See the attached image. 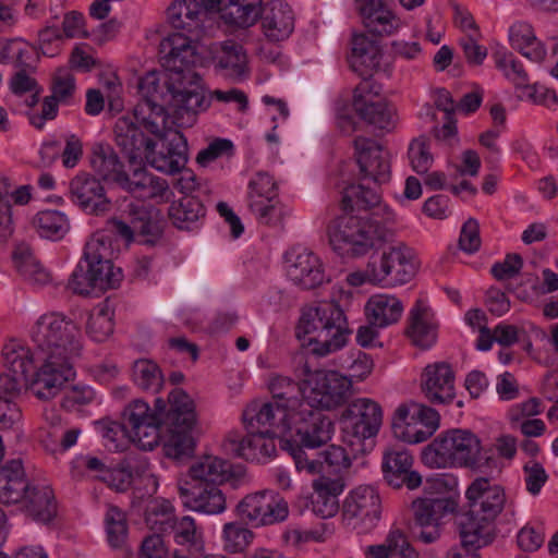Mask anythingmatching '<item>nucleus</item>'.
Listing matches in <instances>:
<instances>
[{
    "label": "nucleus",
    "instance_id": "09e8293b",
    "mask_svg": "<svg viewBox=\"0 0 558 558\" xmlns=\"http://www.w3.org/2000/svg\"><path fill=\"white\" fill-rule=\"evenodd\" d=\"M13 259L17 271L25 280L39 286L50 281V272L34 256L28 245H17L13 252Z\"/></svg>",
    "mask_w": 558,
    "mask_h": 558
},
{
    "label": "nucleus",
    "instance_id": "de8ad7c7",
    "mask_svg": "<svg viewBox=\"0 0 558 558\" xmlns=\"http://www.w3.org/2000/svg\"><path fill=\"white\" fill-rule=\"evenodd\" d=\"M205 207L202 202L193 196H184L173 202L168 210L172 225L180 230H192L205 216Z\"/></svg>",
    "mask_w": 558,
    "mask_h": 558
},
{
    "label": "nucleus",
    "instance_id": "a19ab883",
    "mask_svg": "<svg viewBox=\"0 0 558 558\" xmlns=\"http://www.w3.org/2000/svg\"><path fill=\"white\" fill-rule=\"evenodd\" d=\"M29 487L20 460H12L0 469V502L22 501Z\"/></svg>",
    "mask_w": 558,
    "mask_h": 558
},
{
    "label": "nucleus",
    "instance_id": "0e129e2a",
    "mask_svg": "<svg viewBox=\"0 0 558 558\" xmlns=\"http://www.w3.org/2000/svg\"><path fill=\"white\" fill-rule=\"evenodd\" d=\"M111 244L110 240L102 233L94 234L85 244L84 262L85 264H98L107 267L110 263Z\"/></svg>",
    "mask_w": 558,
    "mask_h": 558
},
{
    "label": "nucleus",
    "instance_id": "f03ea898",
    "mask_svg": "<svg viewBox=\"0 0 558 558\" xmlns=\"http://www.w3.org/2000/svg\"><path fill=\"white\" fill-rule=\"evenodd\" d=\"M194 37L172 33L159 44L160 62L166 71V93L160 90L159 99L172 110L180 126H191L196 114L210 106L201 84L202 77L192 70L197 62ZM159 81V78L157 77Z\"/></svg>",
    "mask_w": 558,
    "mask_h": 558
},
{
    "label": "nucleus",
    "instance_id": "bf43d9fd",
    "mask_svg": "<svg viewBox=\"0 0 558 558\" xmlns=\"http://www.w3.org/2000/svg\"><path fill=\"white\" fill-rule=\"evenodd\" d=\"M169 532L173 533V538L177 544L199 548L202 543V533L197 530L195 520L190 515H184L180 519L175 517L171 521Z\"/></svg>",
    "mask_w": 558,
    "mask_h": 558
},
{
    "label": "nucleus",
    "instance_id": "b1692460",
    "mask_svg": "<svg viewBox=\"0 0 558 558\" xmlns=\"http://www.w3.org/2000/svg\"><path fill=\"white\" fill-rule=\"evenodd\" d=\"M214 9L205 0H174L167 9L169 24L180 34L198 39L204 32V22Z\"/></svg>",
    "mask_w": 558,
    "mask_h": 558
},
{
    "label": "nucleus",
    "instance_id": "393cba45",
    "mask_svg": "<svg viewBox=\"0 0 558 558\" xmlns=\"http://www.w3.org/2000/svg\"><path fill=\"white\" fill-rule=\"evenodd\" d=\"M354 148L362 179H371L378 184L389 181L388 153L379 144L369 138L357 137L354 140Z\"/></svg>",
    "mask_w": 558,
    "mask_h": 558
},
{
    "label": "nucleus",
    "instance_id": "58836bf2",
    "mask_svg": "<svg viewBox=\"0 0 558 558\" xmlns=\"http://www.w3.org/2000/svg\"><path fill=\"white\" fill-rule=\"evenodd\" d=\"M232 475V465L229 461L215 456H204L191 464L189 478H181L179 482H206L220 486Z\"/></svg>",
    "mask_w": 558,
    "mask_h": 558
},
{
    "label": "nucleus",
    "instance_id": "9d476101",
    "mask_svg": "<svg viewBox=\"0 0 558 558\" xmlns=\"http://www.w3.org/2000/svg\"><path fill=\"white\" fill-rule=\"evenodd\" d=\"M304 386L307 402L314 410H332L343 404L350 395L352 381L336 371L306 372Z\"/></svg>",
    "mask_w": 558,
    "mask_h": 558
},
{
    "label": "nucleus",
    "instance_id": "f257e3e1",
    "mask_svg": "<svg viewBox=\"0 0 558 558\" xmlns=\"http://www.w3.org/2000/svg\"><path fill=\"white\" fill-rule=\"evenodd\" d=\"M31 339L44 362L31 389L37 398L50 400L74 376L73 361L83 350L81 329L65 315L52 312L36 320Z\"/></svg>",
    "mask_w": 558,
    "mask_h": 558
},
{
    "label": "nucleus",
    "instance_id": "c03bdc74",
    "mask_svg": "<svg viewBox=\"0 0 558 558\" xmlns=\"http://www.w3.org/2000/svg\"><path fill=\"white\" fill-rule=\"evenodd\" d=\"M367 558H418L405 533L398 527L391 529L381 544L365 548Z\"/></svg>",
    "mask_w": 558,
    "mask_h": 558
},
{
    "label": "nucleus",
    "instance_id": "dca6fc26",
    "mask_svg": "<svg viewBox=\"0 0 558 558\" xmlns=\"http://www.w3.org/2000/svg\"><path fill=\"white\" fill-rule=\"evenodd\" d=\"M343 518L357 533H368L378 523L381 504L377 490L369 485H361L350 492L343 502Z\"/></svg>",
    "mask_w": 558,
    "mask_h": 558
},
{
    "label": "nucleus",
    "instance_id": "4d7b16f0",
    "mask_svg": "<svg viewBox=\"0 0 558 558\" xmlns=\"http://www.w3.org/2000/svg\"><path fill=\"white\" fill-rule=\"evenodd\" d=\"M173 518V507L167 500H153L146 507V524L156 533H168Z\"/></svg>",
    "mask_w": 558,
    "mask_h": 558
},
{
    "label": "nucleus",
    "instance_id": "412c9836",
    "mask_svg": "<svg viewBox=\"0 0 558 558\" xmlns=\"http://www.w3.org/2000/svg\"><path fill=\"white\" fill-rule=\"evenodd\" d=\"M69 196L73 204L90 215L107 213L111 206L101 181L87 172H80L71 179Z\"/></svg>",
    "mask_w": 558,
    "mask_h": 558
},
{
    "label": "nucleus",
    "instance_id": "4468645a",
    "mask_svg": "<svg viewBox=\"0 0 558 558\" xmlns=\"http://www.w3.org/2000/svg\"><path fill=\"white\" fill-rule=\"evenodd\" d=\"M128 214L130 223L120 219L110 220L112 232L126 242H132L136 234L142 238V243L156 244L163 232L160 210L151 205L132 203L128 206Z\"/></svg>",
    "mask_w": 558,
    "mask_h": 558
},
{
    "label": "nucleus",
    "instance_id": "69168bd1",
    "mask_svg": "<svg viewBox=\"0 0 558 558\" xmlns=\"http://www.w3.org/2000/svg\"><path fill=\"white\" fill-rule=\"evenodd\" d=\"M108 541L114 548L121 547L126 538L125 514L117 507H110L106 514Z\"/></svg>",
    "mask_w": 558,
    "mask_h": 558
},
{
    "label": "nucleus",
    "instance_id": "39448f33",
    "mask_svg": "<svg viewBox=\"0 0 558 558\" xmlns=\"http://www.w3.org/2000/svg\"><path fill=\"white\" fill-rule=\"evenodd\" d=\"M478 437L466 429H451L435 438L423 451L426 464L436 468L468 466L493 474L500 472L498 460L493 456L482 457Z\"/></svg>",
    "mask_w": 558,
    "mask_h": 558
},
{
    "label": "nucleus",
    "instance_id": "864d4df0",
    "mask_svg": "<svg viewBox=\"0 0 558 558\" xmlns=\"http://www.w3.org/2000/svg\"><path fill=\"white\" fill-rule=\"evenodd\" d=\"M134 384L144 391L157 393L163 385V375L159 366L147 359L134 362L132 369Z\"/></svg>",
    "mask_w": 558,
    "mask_h": 558
},
{
    "label": "nucleus",
    "instance_id": "7c9ffc66",
    "mask_svg": "<svg viewBox=\"0 0 558 558\" xmlns=\"http://www.w3.org/2000/svg\"><path fill=\"white\" fill-rule=\"evenodd\" d=\"M262 28L271 41L287 39L294 29V14L289 4L281 0H270L262 5Z\"/></svg>",
    "mask_w": 558,
    "mask_h": 558
},
{
    "label": "nucleus",
    "instance_id": "aec40b11",
    "mask_svg": "<svg viewBox=\"0 0 558 558\" xmlns=\"http://www.w3.org/2000/svg\"><path fill=\"white\" fill-rule=\"evenodd\" d=\"M178 492L187 509L207 515L222 513L227 498L220 486L206 482H178Z\"/></svg>",
    "mask_w": 558,
    "mask_h": 558
},
{
    "label": "nucleus",
    "instance_id": "4c0bfd02",
    "mask_svg": "<svg viewBox=\"0 0 558 558\" xmlns=\"http://www.w3.org/2000/svg\"><path fill=\"white\" fill-rule=\"evenodd\" d=\"M344 483L340 476L333 478L320 475L313 482V512L323 519L333 517L339 510L338 496L342 493Z\"/></svg>",
    "mask_w": 558,
    "mask_h": 558
},
{
    "label": "nucleus",
    "instance_id": "bb28decb",
    "mask_svg": "<svg viewBox=\"0 0 558 558\" xmlns=\"http://www.w3.org/2000/svg\"><path fill=\"white\" fill-rule=\"evenodd\" d=\"M412 465L413 457L407 449L395 447L384 453V477L395 488L405 486L409 489H415L422 484V476L412 471Z\"/></svg>",
    "mask_w": 558,
    "mask_h": 558
},
{
    "label": "nucleus",
    "instance_id": "a18cd8bd",
    "mask_svg": "<svg viewBox=\"0 0 558 558\" xmlns=\"http://www.w3.org/2000/svg\"><path fill=\"white\" fill-rule=\"evenodd\" d=\"M23 501L27 513L36 521L48 523L57 514L54 495L47 485L31 486Z\"/></svg>",
    "mask_w": 558,
    "mask_h": 558
},
{
    "label": "nucleus",
    "instance_id": "8fccbe9b",
    "mask_svg": "<svg viewBox=\"0 0 558 558\" xmlns=\"http://www.w3.org/2000/svg\"><path fill=\"white\" fill-rule=\"evenodd\" d=\"M3 365L10 374L27 381L33 369V354L22 342L11 340L2 349Z\"/></svg>",
    "mask_w": 558,
    "mask_h": 558
},
{
    "label": "nucleus",
    "instance_id": "e2e57ef3",
    "mask_svg": "<svg viewBox=\"0 0 558 558\" xmlns=\"http://www.w3.org/2000/svg\"><path fill=\"white\" fill-rule=\"evenodd\" d=\"M86 267L90 274L94 287L100 292L117 288L122 280L121 269L114 268L111 262L107 263V267L96 265L95 263L86 264Z\"/></svg>",
    "mask_w": 558,
    "mask_h": 558
},
{
    "label": "nucleus",
    "instance_id": "423d86ee",
    "mask_svg": "<svg viewBox=\"0 0 558 558\" xmlns=\"http://www.w3.org/2000/svg\"><path fill=\"white\" fill-rule=\"evenodd\" d=\"M329 244L341 257H360L385 240V229L368 214L349 209L335 217L327 226Z\"/></svg>",
    "mask_w": 558,
    "mask_h": 558
},
{
    "label": "nucleus",
    "instance_id": "338daca9",
    "mask_svg": "<svg viewBox=\"0 0 558 558\" xmlns=\"http://www.w3.org/2000/svg\"><path fill=\"white\" fill-rule=\"evenodd\" d=\"M286 444L289 446L290 453L299 472H305L308 475L324 472L323 461L314 457L315 454H310L306 451L307 448L292 445L289 439H287Z\"/></svg>",
    "mask_w": 558,
    "mask_h": 558
},
{
    "label": "nucleus",
    "instance_id": "6ab92c4d",
    "mask_svg": "<svg viewBox=\"0 0 558 558\" xmlns=\"http://www.w3.org/2000/svg\"><path fill=\"white\" fill-rule=\"evenodd\" d=\"M248 207L259 222L278 225L283 217L276 183L268 173H257L248 184Z\"/></svg>",
    "mask_w": 558,
    "mask_h": 558
},
{
    "label": "nucleus",
    "instance_id": "72a5a7b5",
    "mask_svg": "<svg viewBox=\"0 0 558 558\" xmlns=\"http://www.w3.org/2000/svg\"><path fill=\"white\" fill-rule=\"evenodd\" d=\"M493 520L478 513L469 511L457 513L454 524L459 531L461 544L465 547L481 548L490 544L494 539Z\"/></svg>",
    "mask_w": 558,
    "mask_h": 558
},
{
    "label": "nucleus",
    "instance_id": "c756f323",
    "mask_svg": "<svg viewBox=\"0 0 558 558\" xmlns=\"http://www.w3.org/2000/svg\"><path fill=\"white\" fill-rule=\"evenodd\" d=\"M250 434L242 439L230 434L226 440V449L247 461H265L276 453L274 436L260 429H248Z\"/></svg>",
    "mask_w": 558,
    "mask_h": 558
},
{
    "label": "nucleus",
    "instance_id": "052dcab7",
    "mask_svg": "<svg viewBox=\"0 0 558 558\" xmlns=\"http://www.w3.org/2000/svg\"><path fill=\"white\" fill-rule=\"evenodd\" d=\"M408 156L412 169L417 174H425L433 165L429 141L425 136L412 140L409 145Z\"/></svg>",
    "mask_w": 558,
    "mask_h": 558
},
{
    "label": "nucleus",
    "instance_id": "7ed1b4c3",
    "mask_svg": "<svg viewBox=\"0 0 558 558\" xmlns=\"http://www.w3.org/2000/svg\"><path fill=\"white\" fill-rule=\"evenodd\" d=\"M142 101L134 108L133 116L120 117L114 124V142L131 165H141L155 142L147 138L137 124L159 138L166 137L168 114L166 102L159 99L158 80L148 73L138 83Z\"/></svg>",
    "mask_w": 558,
    "mask_h": 558
},
{
    "label": "nucleus",
    "instance_id": "e433bc0d",
    "mask_svg": "<svg viewBox=\"0 0 558 558\" xmlns=\"http://www.w3.org/2000/svg\"><path fill=\"white\" fill-rule=\"evenodd\" d=\"M381 48L379 41L366 34H355L352 37V54L350 64L354 72L363 80H368L377 70L381 61Z\"/></svg>",
    "mask_w": 558,
    "mask_h": 558
},
{
    "label": "nucleus",
    "instance_id": "680f3d73",
    "mask_svg": "<svg viewBox=\"0 0 558 558\" xmlns=\"http://www.w3.org/2000/svg\"><path fill=\"white\" fill-rule=\"evenodd\" d=\"M496 66L504 72L517 87H525L529 84V75L523 65L515 60L511 52L498 51L494 56Z\"/></svg>",
    "mask_w": 558,
    "mask_h": 558
},
{
    "label": "nucleus",
    "instance_id": "c85d7f7f",
    "mask_svg": "<svg viewBox=\"0 0 558 558\" xmlns=\"http://www.w3.org/2000/svg\"><path fill=\"white\" fill-rule=\"evenodd\" d=\"M422 390L432 403L451 402L456 396L454 373L451 366L446 362L427 365L422 374Z\"/></svg>",
    "mask_w": 558,
    "mask_h": 558
},
{
    "label": "nucleus",
    "instance_id": "f704fd0d",
    "mask_svg": "<svg viewBox=\"0 0 558 558\" xmlns=\"http://www.w3.org/2000/svg\"><path fill=\"white\" fill-rule=\"evenodd\" d=\"M207 8L220 12L222 20L238 27L255 24L262 10V0H205Z\"/></svg>",
    "mask_w": 558,
    "mask_h": 558
},
{
    "label": "nucleus",
    "instance_id": "4be33fe9",
    "mask_svg": "<svg viewBox=\"0 0 558 558\" xmlns=\"http://www.w3.org/2000/svg\"><path fill=\"white\" fill-rule=\"evenodd\" d=\"M215 70L222 76L243 81L248 76V58L243 45L234 39L213 43L208 48Z\"/></svg>",
    "mask_w": 558,
    "mask_h": 558
},
{
    "label": "nucleus",
    "instance_id": "6e6552de",
    "mask_svg": "<svg viewBox=\"0 0 558 558\" xmlns=\"http://www.w3.org/2000/svg\"><path fill=\"white\" fill-rule=\"evenodd\" d=\"M165 400L157 398L151 409L144 400H134L123 411V429L129 438L143 450H153L165 440L162 410Z\"/></svg>",
    "mask_w": 558,
    "mask_h": 558
},
{
    "label": "nucleus",
    "instance_id": "cd10ccee",
    "mask_svg": "<svg viewBox=\"0 0 558 558\" xmlns=\"http://www.w3.org/2000/svg\"><path fill=\"white\" fill-rule=\"evenodd\" d=\"M365 28L379 36H389L401 26V21L388 0H354Z\"/></svg>",
    "mask_w": 558,
    "mask_h": 558
},
{
    "label": "nucleus",
    "instance_id": "473e14b6",
    "mask_svg": "<svg viewBox=\"0 0 558 558\" xmlns=\"http://www.w3.org/2000/svg\"><path fill=\"white\" fill-rule=\"evenodd\" d=\"M150 165L158 171L173 174L181 171L187 161V144L180 132L166 137L159 151L154 148L146 155Z\"/></svg>",
    "mask_w": 558,
    "mask_h": 558
},
{
    "label": "nucleus",
    "instance_id": "5fc2aeb1",
    "mask_svg": "<svg viewBox=\"0 0 558 558\" xmlns=\"http://www.w3.org/2000/svg\"><path fill=\"white\" fill-rule=\"evenodd\" d=\"M51 429L47 433L46 438L43 439L45 448L51 452L66 451L73 447L81 434V429L76 427L66 428L61 425V418L52 415Z\"/></svg>",
    "mask_w": 558,
    "mask_h": 558
},
{
    "label": "nucleus",
    "instance_id": "ddd939ff",
    "mask_svg": "<svg viewBox=\"0 0 558 558\" xmlns=\"http://www.w3.org/2000/svg\"><path fill=\"white\" fill-rule=\"evenodd\" d=\"M457 502L446 497L417 498L412 502L416 536L424 544L439 539L444 524L454 515Z\"/></svg>",
    "mask_w": 558,
    "mask_h": 558
},
{
    "label": "nucleus",
    "instance_id": "f8f14e48",
    "mask_svg": "<svg viewBox=\"0 0 558 558\" xmlns=\"http://www.w3.org/2000/svg\"><path fill=\"white\" fill-rule=\"evenodd\" d=\"M379 93L380 86L369 80H363L354 89L353 108L367 124L390 132L397 125V112Z\"/></svg>",
    "mask_w": 558,
    "mask_h": 558
},
{
    "label": "nucleus",
    "instance_id": "f3484780",
    "mask_svg": "<svg viewBox=\"0 0 558 558\" xmlns=\"http://www.w3.org/2000/svg\"><path fill=\"white\" fill-rule=\"evenodd\" d=\"M332 432L333 424L329 417L311 405H304L293 417L288 439L295 446L315 449L328 442Z\"/></svg>",
    "mask_w": 558,
    "mask_h": 558
},
{
    "label": "nucleus",
    "instance_id": "37998d69",
    "mask_svg": "<svg viewBox=\"0 0 558 558\" xmlns=\"http://www.w3.org/2000/svg\"><path fill=\"white\" fill-rule=\"evenodd\" d=\"M403 313L402 302L395 295L376 294L365 305V314L373 326L379 328L397 323Z\"/></svg>",
    "mask_w": 558,
    "mask_h": 558
},
{
    "label": "nucleus",
    "instance_id": "13d9d810",
    "mask_svg": "<svg viewBox=\"0 0 558 558\" xmlns=\"http://www.w3.org/2000/svg\"><path fill=\"white\" fill-rule=\"evenodd\" d=\"M34 225L44 238H61L69 228L68 218L58 210H43L34 218Z\"/></svg>",
    "mask_w": 558,
    "mask_h": 558
},
{
    "label": "nucleus",
    "instance_id": "2f4dec72",
    "mask_svg": "<svg viewBox=\"0 0 558 558\" xmlns=\"http://www.w3.org/2000/svg\"><path fill=\"white\" fill-rule=\"evenodd\" d=\"M438 322L430 306L423 300H417L411 308L408 318L407 335L422 349H428L437 340Z\"/></svg>",
    "mask_w": 558,
    "mask_h": 558
},
{
    "label": "nucleus",
    "instance_id": "603ef678",
    "mask_svg": "<svg viewBox=\"0 0 558 558\" xmlns=\"http://www.w3.org/2000/svg\"><path fill=\"white\" fill-rule=\"evenodd\" d=\"M254 532L243 521L227 522L222 526L221 541L226 551L235 554L244 551L253 542Z\"/></svg>",
    "mask_w": 558,
    "mask_h": 558
},
{
    "label": "nucleus",
    "instance_id": "9b49d317",
    "mask_svg": "<svg viewBox=\"0 0 558 558\" xmlns=\"http://www.w3.org/2000/svg\"><path fill=\"white\" fill-rule=\"evenodd\" d=\"M372 283L401 286L408 283L416 274V264L412 250L404 244L390 246L378 260L368 263Z\"/></svg>",
    "mask_w": 558,
    "mask_h": 558
},
{
    "label": "nucleus",
    "instance_id": "774afa93",
    "mask_svg": "<svg viewBox=\"0 0 558 558\" xmlns=\"http://www.w3.org/2000/svg\"><path fill=\"white\" fill-rule=\"evenodd\" d=\"M318 456L324 459V470L328 468L332 472L339 474L341 471L351 466V456L341 446L330 445Z\"/></svg>",
    "mask_w": 558,
    "mask_h": 558
},
{
    "label": "nucleus",
    "instance_id": "20e7f679",
    "mask_svg": "<svg viewBox=\"0 0 558 558\" xmlns=\"http://www.w3.org/2000/svg\"><path fill=\"white\" fill-rule=\"evenodd\" d=\"M351 332L343 310L335 301L304 305L295 326L296 338L307 339L310 353L317 357L341 350Z\"/></svg>",
    "mask_w": 558,
    "mask_h": 558
},
{
    "label": "nucleus",
    "instance_id": "79ce46f5",
    "mask_svg": "<svg viewBox=\"0 0 558 558\" xmlns=\"http://www.w3.org/2000/svg\"><path fill=\"white\" fill-rule=\"evenodd\" d=\"M90 163L104 180L112 181L121 187L126 182L129 174L124 171L123 163L110 145L95 144L92 150Z\"/></svg>",
    "mask_w": 558,
    "mask_h": 558
},
{
    "label": "nucleus",
    "instance_id": "49530a36",
    "mask_svg": "<svg viewBox=\"0 0 558 558\" xmlns=\"http://www.w3.org/2000/svg\"><path fill=\"white\" fill-rule=\"evenodd\" d=\"M509 39L511 47L525 58L542 62L546 57V49L536 38L533 27L527 23H515L510 27Z\"/></svg>",
    "mask_w": 558,
    "mask_h": 558
},
{
    "label": "nucleus",
    "instance_id": "a878e982",
    "mask_svg": "<svg viewBox=\"0 0 558 558\" xmlns=\"http://www.w3.org/2000/svg\"><path fill=\"white\" fill-rule=\"evenodd\" d=\"M465 496L472 513H478L493 521L501 512L506 501L504 488L493 484L488 476L475 478L468 487Z\"/></svg>",
    "mask_w": 558,
    "mask_h": 558
},
{
    "label": "nucleus",
    "instance_id": "2eb2a0df",
    "mask_svg": "<svg viewBox=\"0 0 558 558\" xmlns=\"http://www.w3.org/2000/svg\"><path fill=\"white\" fill-rule=\"evenodd\" d=\"M343 433L355 439L362 447L365 439L376 436L383 423L380 405L368 398H357L351 401L340 416Z\"/></svg>",
    "mask_w": 558,
    "mask_h": 558
},
{
    "label": "nucleus",
    "instance_id": "6e6d98bb",
    "mask_svg": "<svg viewBox=\"0 0 558 558\" xmlns=\"http://www.w3.org/2000/svg\"><path fill=\"white\" fill-rule=\"evenodd\" d=\"M113 311L108 304L93 312L86 324V333L96 342L106 341L113 332Z\"/></svg>",
    "mask_w": 558,
    "mask_h": 558
},
{
    "label": "nucleus",
    "instance_id": "c9c22d12",
    "mask_svg": "<svg viewBox=\"0 0 558 558\" xmlns=\"http://www.w3.org/2000/svg\"><path fill=\"white\" fill-rule=\"evenodd\" d=\"M122 189L135 198L151 199L158 204L167 202L171 195L165 179L155 177L143 168H137L128 175Z\"/></svg>",
    "mask_w": 558,
    "mask_h": 558
},
{
    "label": "nucleus",
    "instance_id": "1a4fd4ad",
    "mask_svg": "<svg viewBox=\"0 0 558 558\" xmlns=\"http://www.w3.org/2000/svg\"><path fill=\"white\" fill-rule=\"evenodd\" d=\"M236 517L252 527L281 523L289 515V505L278 493L269 489L251 493L235 506Z\"/></svg>",
    "mask_w": 558,
    "mask_h": 558
},
{
    "label": "nucleus",
    "instance_id": "ea45409f",
    "mask_svg": "<svg viewBox=\"0 0 558 558\" xmlns=\"http://www.w3.org/2000/svg\"><path fill=\"white\" fill-rule=\"evenodd\" d=\"M268 388L271 393V401L279 407H283L286 411L296 414L304 405H310L306 397L307 388H303L300 383L289 377H272L269 380Z\"/></svg>",
    "mask_w": 558,
    "mask_h": 558
},
{
    "label": "nucleus",
    "instance_id": "5701e85b",
    "mask_svg": "<svg viewBox=\"0 0 558 558\" xmlns=\"http://www.w3.org/2000/svg\"><path fill=\"white\" fill-rule=\"evenodd\" d=\"M290 280L303 290H312L327 281L322 260L313 252L291 250L286 255Z\"/></svg>",
    "mask_w": 558,
    "mask_h": 558
},
{
    "label": "nucleus",
    "instance_id": "a211bd4d",
    "mask_svg": "<svg viewBox=\"0 0 558 558\" xmlns=\"http://www.w3.org/2000/svg\"><path fill=\"white\" fill-rule=\"evenodd\" d=\"M294 413L286 411L276 402H252L243 412V421L247 429H260L269 436L286 438L291 435Z\"/></svg>",
    "mask_w": 558,
    "mask_h": 558
},
{
    "label": "nucleus",
    "instance_id": "0eeeda50",
    "mask_svg": "<svg viewBox=\"0 0 558 558\" xmlns=\"http://www.w3.org/2000/svg\"><path fill=\"white\" fill-rule=\"evenodd\" d=\"M161 418L165 430L163 450L167 457L180 460L194 451L192 430L197 415L193 399L181 388L169 392Z\"/></svg>",
    "mask_w": 558,
    "mask_h": 558
},
{
    "label": "nucleus",
    "instance_id": "3c124183",
    "mask_svg": "<svg viewBox=\"0 0 558 558\" xmlns=\"http://www.w3.org/2000/svg\"><path fill=\"white\" fill-rule=\"evenodd\" d=\"M380 195L377 191L366 187L363 184H350L342 192V210L367 214L366 211L380 206Z\"/></svg>",
    "mask_w": 558,
    "mask_h": 558
}]
</instances>
